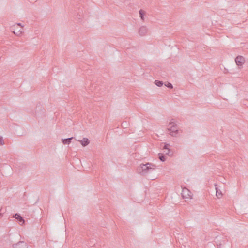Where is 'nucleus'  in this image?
<instances>
[{
    "instance_id": "obj_7",
    "label": "nucleus",
    "mask_w": 248,
    "mask_h": 248,
    "mask_svg": "<svg viewBox=\"0 0 248 248\" xmlns=\"http://www.w3.org/2000/svg\"><path fill=\"white\" fill-rule=\"evenodd\" d=\"M13 217L18 221L19 224L20 225L24 224L25 221L23 217L19 214L17 213L15 214Z\"/></svg>"
},
{
    "instance_id": "obj_4",
    "label": "nucleus",
    "mask_w": 248,
    "mask_h": 248,
    "mask_svg": "<svg viewBox=\"0 0 248 248\" xmlns=\"http://www.w3.org/2000/svg\"><path fill=\"white\" fill-rule=\"evenodd\" d=\"M13 248H28V245L24 241H19L13 245Z\"/></svg>"
},
{
    "instance_id": "obj_15",
    "label": "nucleus",
    "mask_w": 248,
    "mask_h": 248,
    "mask_svg": "<svg viewBox=\"0 0 248 248\" xmlns=\"http://www.w3.org/2000/svg\"><path fill=\"white\" fill-rule=\"evenodd\" d=\"M128 124H129L126 122H124L122 123L121 126L123 128H127Z\"/></svg>"
},
{
    "instance_id": "obj_20",
    "label": "nucleus",
    "mask_w": 248,
    "mask_h": 248,
    "mask_svg": "<svg viewBox=\"0 0 248 248\" xmlns=\"http://www.w3.org/2000/svg\"><path fill=\"white\" fill-rule=\"evenodd\" d=\"M2 216V214L1 213H0V217H1Z\"/></svg>"
},
{
    "instance_id": "obj_19",
    "label": "nucleus",
    "mask_w": 248,
    "mask_h": 248,
    "mask_svg": "<svg viewBox=\"0 0 248 248\" xmlns=\"http://www.w3.org/2000/svg\"><path fill=\"white\" fill-rule=\"evenodd\" d=\"M17 26H20L22 27V25H21V23H17Z\"/></svg>"
},
{
    "instance_id": "obj_5",
    "label": "nucleus",
    "mask_w": 248,
    "mask_h": 248,
    "mask_svg": "<svg viewBox=\"0 0 248 248\" xmlns=\"http://www.w3.org/2000/svg\"><path fill=\"white\" fill-rule=\"evenodd\" d=\"M235 61L238 66H242L245 62V59L243 56H238L235 59Z\"/></svg>"
},
{
    "instance_id": "obj_18",
    "label": "nucleus",
    "mask_w": 248,
    "mask_h": 248,
    "mask_svg": "<svg viewBox=\"0 0 248 248\" xmlns=\"http://www.w3.org/2000/svg\"><path fill=\"white\" fill-rule=\"evenodd\" d=\"M14 32L15 34H16L17 36H19L21 34L22 31L20 30H19L17 32H15V31H14Z\"/></svg>"
},
{
    "instance_id": "obj_9",
    "label": "nucleus",
    "mask_w": 248,
    "mask_h": 248,
    "mask_svg": "<svg viewBox=\"0 0 248 248\" xmlns=\"http://www.w3.org/2000/svg\"><path fill=\"white\" fill-rule=\"evenodd\" d=\"M217 184H215V189H216V196L218 198H220L222 196V192L221 191H220V190H219L217 187Z\"/></svg>"
},
{
    "instance_id": "obj_10",
    "label": "nucleus",
    "mask_w": 248,
    "mask_h": 248,
    "mask_svg": "<svg viewBox=\"0 0 248 248\" xmlns=\"http://www.w3.org/2000/svg\"><path fill=\"white\" fill-rule=\"evenodd\" d=\"M73 139V137H71L69 138L62 139V142L64 144H69L71 143L72 139Z\"/></svg>"
},
{
    "instance_id": "obj_12",
    "label": "nucleus",
    "mask_w": 248,
    "mask_h": 248,
    "mask_svg": "<svg viewBox=\"0 0 248 248\" xmlns=\"http://www.w3.org/2000/svg\"><path fill=\"white\" fill-rule=\"evenodd\" d=\"M169 146H170V145L169 144H165L163 149H167L168 150L167 152L166 153V154L169 155V154L170 152V149H169Z\"/></svg>"
},
{
    "instance_id": "obj_11",
    "label": "nucleus",
    "mask_w": 248,
    "mask_h": 248,
    "mask_svg": "<svg viewBox=\"0 0 248 248\" xmlns=\"http://www.w3.org/2000/svg\"><path fill=\"white\" fill-rule=\"evenodd\" d=\"M159 158L162 162H164L166 160L165 155L162 153L158 154Z\"/></svg>"
},
{
    "instance_id": "obj_14",
    "label": "nucleus",
    "mask_w": 248,
    "mask_h": 248,
    "mask_svg": "<svg viewBox=\"0 0 248 248\" xmlns=\"http://www.w3.org/2000/svg\"><path fill=\"white\" fill-rule=\"evenodd\" d=\"M139 13H140V17L141 19L142 20H144V14H145L144 11L141 9V10H140Z\"/></svg>"
},
{
    "instance_id": "obj_8",
    "label": "nucleus",
    "mask_w": 248,
    "mask_h": 248,
    "mask_svg": "<svg viewBox=\"0 0 248 248\" xmlns=\"http://www.w3.org/2000/svg\"><path fill=\"white\" fill-rule=\"evenodd\" d=\"M78 141L80 142L81 145L84 147L88 145L90 143V140L87 138H83L82 140H78Z\"/></svg>"
},
{
    "instance_id": "obj_1",
    "label": "nucleus",
    "mask_w": 248,
    "mask_h": 248,
    "mask_svg": "<svg viewBox=\"0 0 248 248\" xmlns=\"http://www.w3.org/2000/svg\"><path fill=\"white\" fill-rule=\"evenodd\" d=\"M156 165L147 163L145 164H142L137 168V171L142 175H147L148 174L152 173L156 170Z\"/></svg>"
},
{
    "instance_id": "obj_6",
    "label": "nucleus",
    "mask_w": 248,
    "mask_h": 248,
    "mask_svg": "<svg viewBox=\"0 0 248 248\" xmlns=\"http://www.w3.org/2000/svg\"><path fill=\"white\" fill-rule=\"evenodd\" d=\"M147 32V29L146 26H142L139 30V33L140 36H144Z\"/></svg>"
},
{
    "instance_id": "obj_3",
    "label": "nucleus",
    "mask_w": 248,
    "mask_h": 248,
    "mask_svg": "<svg viewBox=\"0 0 248 248\" xmlns=\"http://www.w3.org/2000/svg\"><path fill=\"white\" fill-rule=\"evenodd\" d=\"M181 194L184 199H191L192 197V193L186 188H183Z\"/></svg>"
},
{
    "instance_id": "obj_2",
    "label": "nucleus",
    "mask_w": 248,
    "mask_h": 248,
    "mask_svg": "<svg viewBox=\"0 0 248 248\" xmlns=\"http://www.w3.org/2000/svg\"><path fill=\"white\" fill-rule=\"evenodd\" d=\"M172 119V121L169 123L168 130L170 132L169 134L172 137H177L178 134V127L176 123Z\"/></svg>"
},
{
    "instance_id": "obj_16",
    "label": "nucleus",
    "mask_w": 248,
    "mask_h": 248,
    "mask_svg": "<svg viewBox=\"0 0 248 248\" xmlns=\"http://www.w3.org/2000/svg\"><path fill=\"white\" fill-rule=\"evenodd\" d=\"M165 85L170 89L173 88V85L171 83L168 82L167 84H165Z\"/></svg>"
},
{
    "instance_id": "obj_17",
    "label": "nucleus",
    "mask_w": 248,
    "mask_h": 248,
    "mask_svg": "<svg viewBox=\"0 0 248 248\" xmlns=\"http://www.w3.org/2000/svg\"><path fill=\"white\" fill-rule=\"evenodd\" d=\"M4 144V142L2 137H0V145H3Z\"/></svg>"
},
{
    "instance_id": "obj_13",
    "label": "nucleus",
    "mask_w": 248,
    "mask_h": 248,
    "mask_svg": "<svg viewBox=\"0 0 248 248\" xmlns=\"http://www.w3.org/2000/svg\"><path fill=\"white\" fill-rule=\"evenodd\" d=\"M155 84L158 87H161L163 85V81H159V80H155Z\"/></svg>"
}]
</instances>
